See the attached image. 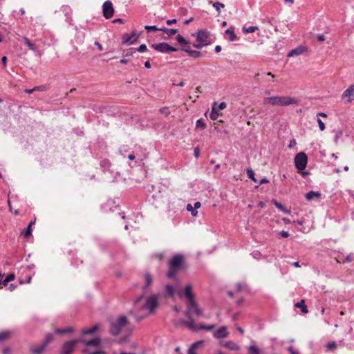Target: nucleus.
<instances>
[{
  "instance_id": "1",
  "label": "nucleus",
  "mask_w": 354,
  "mask_h": 354,
  "mask_svg": "<svg viewBox=\"0 0 354 354\" xmlns=\"http://www.w3.org/2000/svg\"><path fill=\"white\" fill-rule=\"evenodd\" d=\"M192 285H187L185 287L184 292H180L178 293L180 297L184 296L187 299V309L185 314L188 318V320L194 319L192 318L193 315H195L198 317L203 316V311L196 302V297L192 291Z\"/></svg>"
},
{
  "instance_id": "2",
  "label": "nucleus",
  "mask_w": 354,
  "mask_h": 354,
  "mask_svg": "<svg viewBox=\"0 0 354 354\" xmlns=\"http://www.w3.org/2000/svg\"><path fill=\"white\" fill-rule=\"evenodd\" d=\"M144 295L137 297L135 300V308L140 310H149V314L154 312L155 309L158 305V297L155 295H151L147 298L144 305H140L141 300L143 299Z\"/></svg>"
},
{
  "instance_id": "3",
  "label": "nucleus",
  "mask_w": 354,
  "mask_h": 354,
  "mask_svg": "<svg viewBox=\"0 0 354 354\" xmlns=\"http://www.w3.org/2000/svg\"><path fill=\"white\" fill-rule=\"evenodd\" d=\"M184 264V257L177 254L169 262V270L167 276L169 279L175 278L177 272L183 268Z\"/></svg>"
},
{
  "instance_id": "4",
  "label": "nucleus",
  "mask_w": 354,
  "mask_h": 354,
  "mask_svg": "<svg viewBox=\"0 0 354 354\" xmlns=\"http://www.w3.org/2000/svg\"><path fill=\"white\" fill-rule=\"evenodd\" d=\"M297 100L289 96H272L265 97L263 99V104H270L274 106H288L290 104H297Z\"/></svg>"
},
{
  "instance_id": "5",
  "label": "nucleus",
  "mask_w": 354,
  "mask_h": 354,
  "mask_svg": "<svg viewBox=\"0 0 354 354\" xmlns=\"http://www.w3.org/2000/svg\"><path fill=\"white\" fill-rule=\"evenodd\" d=\"M127 324L128 319L126 316H118L115 320L110 321L109 333L113 336L119 335L122 328Z\"/></svg>"
},
{
  "instance_id": "6",
  "label": "nucleus",
  "mask_w": 354,
  "mask_h": 354,
  "mask_svg": "<svg viewBox=\"0 0 354 354\" xmlns=\"http://www.w3.org/2000/svg\"><path fill=\"white\" fill-rule=\"evenodd\" d=\"M182 324L186 326L189 330L192 331H198L200 330H212L215 328V325H196L194 319L191 320H182Z\"/></svg>"
},
{
  "instance_id": "7",
  "label": "nucleus",
  "mask_w": 354,
  "mask_h": 354,
  "mask_svg": "<svg viewBox=\"0 0 354 354\" xmlns=\"http://www.w3.org/2000/svg\"><path fill=\"white\" fill-rule=\"evenodd\" d=\"M308 162L307 155L304 152L298 153L295 157V165L299 171H302Z\"/></svg>"
},
{
  "instance_id": "8",
  "label": "nucleus",
  "mask_w": 354,
  "mask_h": 354,
  "mask_svg": "<svg viewBox=\"0 0 354 354\" xmlns=\"http://www.w3.org/2000/svg\"><path fill=\"white\" fill-rule=\"evenodd\" d=\"M81 341L82 338H78L65 342L61 348L60 354H71Z\"/></svg>"
},
{
  "instance_id": "9",
  "label": "nucleus",
  "mask_w": 354,
  "mask_h": 354,
  "mask_svg": "<svg viewBox=\"0 0 354 354\" xmlns=\"http://www.w3.org/2000/svg\"><path fill=\"white\" fill-rule=\"evenodd\" d=\"M151 46L156 50L162 53H169L170 52H175L178 50L175 47H173L165 42L153 44Z\"/></svg>"
},
{
  "instance_id": "10",
  "label": "nucleus",
  "mask_w": 354,
  "mask_h": 354,
  "mask_svg": "<svg viewBox=\"0 0 354 354\" xmlns=\"http://www.w3.org/2000/svg\"><path fill=\"white\" fill-rule=\"evenodd\" d=\"M102 13L105 19H111L114 14V8L111 1H106L102 5Z\"/></svg>"
},
{
  "instance_id": "11",
  "label": "nucleus",
  "mask_w": 354,
  "mask_h": 354,
  "mask_svg": "<svg viewBox=\"0 0 354 354\" xmlns=\"http://www.w3.org/2000/svg\"><path fill=\"white\" fill-rule=\"evenodd\" d=\"M209 32L207 30H199L197 33V41L198 42L207 43V45L210 44V41L209 39Z\"/></svg>"
},
{
  "instance_id": "12",
  "label": "nucleus",
  "mask_w": 354,
  "mask_h": 354,
  "mask_svg": "<svg viewBox=\"0 0 354 354\" xmlns=\"http://www.w3.org/2000/svg\"><path fill=\"white\" fill-rule=\"evenodd\" d=\"M228 335L229 332L227 330V328L225 326L220 327L213 333V336L217 339L226 337L228 336Z\"/></svg>"
},
{
  "instance_id": "13",
  "label": "nucleus",
  "mask_w": 354,
  "mask_h": 354,
  "mask_svg": "<svg viewBox=\"0 0 354 354\" xmlns=\"http://www.w3.org/2000/svg\"><path fill=\"white\" fill-rule=\"evenodd\" d=\"M81 342H83L86 347L94 346L99 347L101 344V338L97 337L91 340H84L82 338Z\"/></svg>"
},
{
  "instance_id": "14",
  "label": "nucleus",
  "mask_w": 354,
  "mask_h": 354,
  "mask_svg": "<svg viewBox=\"0 0 354 354\" xmlns=\"http://www.w3.org/2000/svg\"><path fill=\"white\" fill-rule=\"evenodd\" d=\"M138 37L139 35L136 33H133L131 35H125L123 36L122 43L127 45L134 44L137 41Z\"/></svg>"
},
{
  "instance_id": "15",
  "label": "nucleus",
  "mask_w": 354,
  "mask_h": 354,
  "mask_svg": "<svg viewBox=\"0 0 354 354\" xmlns=\"http://www.w3.org/2000/svg\"><path fill=\"white\" fill-rule=\"evenodd\" d=\"M306 47L300 46L297 48H295L291 50L288 53V57H294V56H297V55H301L306 51Z\"/></svg>"
},
{
  "instance_id": "16",
  "label": "nucleus",
  "mask_w": 354,
  "mask_h": 354,
  "mask_svg": "<svg viewBox=\"0 0 354 354\" xmlns=\"http://www.w3.org/2000/svg\"><path fill=\"white\" fill-rule=\"evenodd\" d=\"M343 97H348V102H351L354 96V84L351 85L342 94Z\"/></svg>"
},
{
  "instance_id": "17",
  "label": "nucleus",
  "mask_w": 354,
  "mask_h": 354,
  "mask_svg": "<svg viewBox=\"0 0 354 354\" xmlns=\"http://www.w3.org/2000/svg\"><path fill=\"white\" fill-rule=\"evenodd\" d=\"M12 335L11 330H3L0 332V344L8 341Z\"/></svg>"
},
{
  "instance_id": "18",
  "label": "nucleus",
  "mask_w": 354,
  "mask_h": 354,
  "mask_svg": "<svg viewBox=\"0 0 354 354\" xmlns=\"http://www.w3.org/2000/svg\"><path fill=\"white\" fill-rule=\"evenodd\" d=\"M217 105H218L217 102H214L212 104V111L209 114V117H210L211 120H216L219 116Z\"/></svg>"
},
{
  "instance_id": "19",
  "label": "nucleus",
  "mask_w": 354,
  "mask_h": 354,
  "mask_svg": "<svg viewBox=\"0 0 354 354\" xmlns=\"http://www.w3.org/2000/svg\"><path fill=\"white\" fill-rule=\"evenodd\" d=\"M223 346L232 351H239L240 346L233 341L229 340L223 344Z\"/></svg>"
},
{
  "instance_id": "20",
  "label": "nucleus",
  "mask_w": 354,
  "mask_h": 354,
  "mask_svg": "<svg viewBox=\"0 0 354 354\" xmlns=\"http://www.w3.org/2000/svg\"><path fill=\"white\" fill-rule=\"evenodd\" d=\"M99 328H100V325L98 324H95L90 328L83 329L82 331V334L83 335L93 334L97 330H98Z\"/></svg>"
},
{
  "instance_id": "21",
  "label": "nucleus",
  "mask_w": 354,
  "mask_h": 354,
  "mask_svg": "<svg viewBox=\"0 0 354 354\" xmlns=\"http://www.w3.org/2000/svg\"><path fill=\"white\" fill-rule=\"evenodd\" d=\"M182 50L187 53L189 56L193 58H198L202 56V53L198 50H191L189 48H185V47L182 48Z\"/></svg>"
},
{
  "instance_id": "22",
  "label": "nucleus",
  "mask_w": 354,
  "mask_h": 354,
  "mask_svg": "<svg viewBox=\"0 0 354 354\" xmlns=\"http://www.w3.org/2000/svg\"><path fill=\"white\" fill-rule=\"evenodd\" d=\"M46 348V347L42 344L41 346H36V347L31 346V347H30V351L32 354H41V353H42L44 351Z\"/></svg>"
},
{
  "instance_id": "23",
  "label": "nucleus",
  "mask_w": 354,
  "mask_h": 354,
  "mask_svg": "<svg viewBox=\"0 0 354 354\" xmlns=\"http://www.w3.org/2000/svg\"><path fill=\"white\" fill-rule=\"evenodd\" d=\"M225 33L229 35V41H233L237 39V36L234 32V28L230 27L225 31Z\"/></svg>"
},
{
  "instance_id": "24",
  "label": "nucleus",
  "mask_w": 354,
  "mask_h": 354,
  "mask_svg": "<svg viewBox=\"0 0 354 354\" xmlns=\"http://www.w3.org/2000/svg\"><path fill=\"white\" fill-rule=\"evenodd\" d=\"M145 285L143 286V290H146L153 282V277L151 274L149 272H147L144 275Z\"/></svg>"
},
{
  "instance_id": "25",
  "label": "nucleus",
  "mask_w": 354,
  "mask_h": 354,
  "mask_svg": "<svg viewBox=\"0 0 354 354\" xmlns=\"http://www.w3.org/2000/svg\"><path fill=\"white\" fill-rule=\"evenodd\" d=\"M321 197V193L319 192L310 191L306 194V198L307 201H311L314 198H319Z\"/></svg>"
},
{
  "instance_id": "26",
  "label": "nucleus",
  "mask_w": 354,
  "mask_h": 354,
  "mask_svg": "<svg viewBox=\"0 0 354 354\" xmlns=\"http://www.w3.org/2000/svg\"><path fill=\"white\" fill-rule=\"evenodd\" d=\"M295 306L296 308H300L301 311L303 313H304V314H306V313H308L307 306L305 304V301L304 299H302L300 301L296 303L295 304Z\"/></svg>"
},
{
  "instance_id": "27",
  "label": "nucleus",
  "mask_w": 354,
  "mask_h": 354,
  "mask_svg": "<svg viewBox=\"0 0 354 354\" xmlns=\"http://www.w3.org/2000/svg\"><path fill=\"white\" fill-rule=\"evenodd\" d=\"M15 278V275L13 273H10L6 276L3 281L0 279V288H1L2 286H6L8 282L13 281Z\"/></svg>"
},
{
  "instance_id": "28",
  "label": "nucleus",
  "mask_w": 354,
  "mask_h": 354,
  "mask_svg": "<svg viewBox=\"0 0 354 354\" xmlns=\"http://www.w3.org/2000/svg\"><path fill=\"white\" fill-rule=\"evenodd\" d=\"M261 349L256 345H250L248 347V354H261Z\"/></svg>"
},
{
  "instance_id": "29",
  "label": "nucleus",
  "mask_w": 354,
  "mask_h": 354,
  "mask_svg": "<svg viewBox=\"0 0 354 354\" xmlns=\"http://www.w3.org/2000/svg\"><path fill=\"white\" fill-rule=\"evenodd\" d=\"M22 40L24 41V43L26 44V46L29 48L30 50L34 52L37 51L36 46L33 43H32L28 37H24L22 38Z\"/></svg>"
},
{
  "instance_id": "30",
  "label": "nucleus",
  "mask_w": 354,
  "mask_h": 354,
  "mask_svg": "<svg viewBox=\"0 0 354 354\" xmlns=\"http://www.w3.org/2000/svg\"><path fill=\"white\" fill-rule=\"evenodd\" d=\"M273 204L275 205V207L277 208H278L279 210L285 212L286 214H290V210H288L284 205H283L282 204L279 203L277 201L274 200L273 201Z\"/></svg>"
},
{
  "instance_id": "31",
  "label": "nucleus",
  "mask_w": 354,
  "mask_h": 354,
  "mask_svg": "<svg viewBox=\"0 0 354 354\" xmlns=\"http://www.w3.org/2000/svg\"><path fill=\"white\" fill-rule=\"evenodd\" d=\"M160 31L164 32L165 33L167 34L169 37H170L174 35L178 32V30L174 28L169 29L167 28L162 27L160 28Z\"/></svg>"
},
{
  "instance_id": "32",
  "label": "nucleus",
  "mask_w": 354,
  "mask_h": 354,
  "mask_svg": "<svg viewBox=\"0 0 354 354\" xmlns=\"http://www.w3.org/2000/svg\"><path fill=\"white\" fill-rule=\"evenodd\" d=\"M73 331V328L71 327H67L63 329L61 328H55V333L58 335H62L67 333H72Z\"/></svg>"
},
{
  "instance_id": "33",
  "label": "nucleus",
  "mask_w": 354,
  "mask_h": 354,
  "mask_svg": "<svg viewBox=\"0 0 354 354\" xmlns=\"http://www.w3.org/2000/svg\"><path fill=\"white\" fill-rule=\"evenodd\" d=\"M54 337L51 333H47L45 335L44 339L43 341V344L47 347V346L53 340Z\"/></svg>"
},
{
  "instance_id": "34",
  "label": "nucleus",
  "mask_w": 354,
  "mask_h": 354,
  "mask_svg": "<svg viewBox=\"0 0 354 354\" xmlns=\"http://www.w3.org/2000/svg\"><path fill=\"white\" fill-rule=\"evenodd\" d=\"M136 53V48H129L122 51V55L124 57H129L132 56Z\"/></svg>"
},
{
  "instance_id": "35",
  "label": "nucleus",
  "mask_w": 354,
  "mask_h": 354,
  "mask_svg": "<svg viewBox=\"0 0 354 354\" xmlns=\"http://www.w3.org/2000/svg\"><path fill=\"white\" fill-rule=\"evenodd\" d=\"M246 172H247L248 176L250 179H251L252 180H253L255 183L258 182L257 179L255 178V174L252 169L248 168L246 169Z\"/></svg>"
},
{
  "instance_id": "36",
  "label": "nucleus",
  "mask_w": 354,
  "mask_h": 354,
  "mask_svg": "<svg viewBox=\"0 0 354 354\" xmlns=\"http://www.w3.org/2000/svg\"><path fill=\"white\" fill-rule=\"evenodd\" d=\"M165 290L169 296H170L171 297H174L175 291H174V288L172 285H171V284L166 285Z\"/></svg>"
},
{
  "instance_id": "37",
  "label": "nucleus",
  "mask_w": 354,
  "mask_h": 354,
  "mask_svg": "<svg viewBox=\"0 0 354 354\" xmlns=\"http://www.w3.org/2000/svg\"><path fill=\"white\" fill-rule=\"evenodd\" d=\"M206 124L204 122L203 119H198L196 123V128L204 130L206 128Z\"/></svg>"
},
{
  "instance_id": "38",
  "label": "nucleus",
  "mask_w": 354,
  "mask_h": 354,
  "mask_svg": "<svg viewBox=\"0 0 354 354\" xmlns=\"http://www.w3.org/2000/svg\"><path fill=\"white\" fill-rule=\"evenodd\" d=\"M176 40L182 46H187L189 44V42L181 35H177Z\"/></svg>"
},
{
  "instance_id": "39",
  "label": "nucleus",
  "mask_w": 354,
  "mask_h": 354,
  "mask_svg": "<svg viewBox=\"0 0 354 354\" xmlns=\"http://www.w3.org/2000/svg\"><path fill=\"white\" fill-rule=\"evenodd\" d=\"M257 26H250L248 28H246L245 26L243 27V32L245 33H251L254 32L255 30H258Z\"/></svg>"
},
{
  "instance_id": "40",
  "label": "nucleus",
  "mask_w": 354,
  "mask_h": 354,
  "mask_svg": "<svg viewBox=\"0 0 354 354\" xmlns=\"http://www.w3.org/2000/svg\"><path fill=\"white\" fill-rule=\"evenodd\" d=\"M48 89V87L46 85H40V86H35L33 88V90H35V91H40V92L46 91Z\"/></svg>"
},
{
  "instance_id": "41",
  "label": "nucleus",
  "mask_w": 354,
  "mask_h": 354,
  "mask_svg": "<svg viewBox=\"0 0 354 354\" xmlns=\"http://www.w3.org/2000/svg\"><path fill=\"white\" fill-rule=\"evenodd\" d=\"M111 162L108 159H104L100 161V166L104 168H109Z\"/></svg>"
},
{
  "instance_id": "42",
  "label": "nucleus",
  "mask_w": 354,
  "mask_h": 354,
  "mask_svg": "<svg viewBox=\"0 0 354 354\" xmlns=\"http://www.w3.org/2000/svg\"><path fill=\"white\" fill-rule=\"evenodd\" d=\"M187 210L191 212L192 215L194 216H196L198 213V212L194 209L192 205L189 203L187 205Z\"/></svg>"
},
{
  "instance_id": "43",
  "label": "nucleus",
  "mask_w": 354,
  "mask_h": 354,
  "mask_svg": "<svg viewBox=\"0 0 354 354\" xmlns=\"http://www.w3.org/2000/svg\"><path fill=\"white\" fill-rule=\"evenodd\" d=\"M213 7L218 12H220L221 8H223L225 7V5L220 2H215L213 3Z\"/></svg>"
},
{
  "instance_id": "44",
  "label": "nucleus",
  "mask_w": 354,
  "mask_h": 354,
  "mask_svg": "<svg viewBox=\"0 0 354 354\" xmlns=\"http://www.w3.org/2000/svg\"><path fill=\"white\" fill-rule=\"evenodd\" d=\"M32 234V227L30 226H28L24 232H23V235L25 238H28Z\"/></svg>"
},
{
  "instance_id": "45",
  "label": "nucleus",
  "mask_w": 354,
  "mask_h": 354,
  "mask_svg": "<svg viewBox=\"0 0 354 354\" xmlns=\"http://www.w3.org/2000/svg\"><path fill=\"white\" fill-rule=\"evenodd\" d=\"M159 111H160V113L165 115V116H168L170 114V111H169V108L167 106L160 109Z\"/></svg>"
},
{
  "instance_id": "46",
  "label": "nucleus",
  "mask_w": 354,
  "mask_h": 354,
  "mask_svg": "<svg viewBox=\"0 0 354 354\" xmlns=\"http://www.w3.org/2000/svg\"><path fill=\"white\" fill-rule=\"evenodd\" d=\"M147 50V47L146 44H141L138 48H136V52L143 53Z\"/></svg>"
},
{
  "instance_id": "47",
  "label": "nucleus",
  "mask_w": 354,
  "mask_h": 354,
  "mask_svg": "<svg viewBox=\"0 0 354 354\" xmlns=\"http://www.w3.org/2000/svg\"><path fill=\"white\" fill-rule=\"evenodd\" d=\"M145 30L147 31V32H149L151 30L152 31H157V30H160V28H158L157 26H145Z\"/></svg>"
},
{
  "instance_id": "48",
  "label": "nucleus",
  "mask_w": 354,
  "mask_h": 354,
  "mask_svg": "<svg viewBox=\"0 0 354 354\" xmlns=\"http://www.w3.org/2000/svg\"><path fill=\"white\" fill-rule=\"evenodd\" d=\"M326 347L329 350L335 349L337 348V344L335 342H331L327 344Z\"/></svg>"
},
{
  "instance_id": "49",
  "label": "nucleus",
  "mask_w": 354,
  "mask_h": 354,
  "mask_svg": "<svg viewBox=\"0 0 354 354\" xmlns=\"http://www.w3.org/2000/svg\"><path fill=\"white\" fill-rule=\"evenodd\" d=\"M317 122L319 124V129L322 131L325 129V124L322 122V120L319 118H317Z\"/></svg>"
},
{
  "instance_id": "50",
  "label": "nucleus",
  "mask_w": 354,
  "mask_h": 354,
  "mask_svg": "<svg viewBox=\"0 0 354 354\" xmlns=\"http://www.w3.org/2000/svg\"><path fill=\"white\" fill-rule=\"evenodd\" d=\"M207 46V43H202V42H198V44H193V46L196 48H198V49H200L203 46Z\"/></svg>"
},
{
  "instance_id": "51",
  "label": "nucleus",
  "mask_w": 354,
  "mask_h": 354,
  "mask_svg": "<svg viewBox=\"0 0 354 354\" xmlns=\"http://www.w3.org/2000/svg\"><path fill=\"white\" fill-rule=\"evenodd\" d=\"M342 133H342V130H339V131H337V132L336 133V135H335V142L336 143H337L338 140H339V138L342 136Z\"/></svg>"
},
{
  "instance_id": "52",
  "label": "nucleus",
  "mask_w": 354,
  "mask_h": 354,
  "mask_svg": "<svg viewBox=\"0 0 354 354\" xmlns=\"http://www.w3.org/2000/svg\"><path fill=\"white\" fill-rule=\"evenodd\" d=\"M153 257L156 259H158L160 261H162L165 257L164 253H158V254H154Z\"/></svg>"
},
{
  "instance_id": "53",
  "label": "nucleus",
  "mask_w": 354,
  "mask_h": 354,
  "mask_svg": "<svg viewBox=\"0 0 354 354\" xmlns=\"http://www.w3.org/2000/svg\"><path fill=\"white\" fill-rule=\"evenodd\" d=\"M227 106V104L225 102H221L219 104L217 105L218 110H223L225 109Z\"/></svg>"
},
{
  "instance_id": "54",
  "label": "nucleus",
  "mask_w": 354,
  "mask_h": 354,
  "mask_svg": "<svg viewBox=\"0 0 354 354\" xmlns=\"http://www.w3.org/2000/svg\"><path fill=\"white\" fill-rule=\"evenodd\" d=\"M279 234L283 238H287L290 236L289 233L286 231H281L279 232Z\"/></svg>"
},
{
  "instance_id": "55",
  "label": "nucleus",
  "mask_w": 354,
  "mask_h": 354,
  "mask_svg": "<svg viewBox=\"0 0 354 354\" xmlns=\"http://www.w3.org/2000/svg\"><path fill=\"white\" fill-rule=\"evenodd\" d=\"M203 342V340L196 342H194V344H192L191 345V346H194V350H196V348H197V347L198 346V345L201 344Z\"/></svg>"
},
{
  "instance_id": "56",
  "label": "nucleus",
  "mask_w": 354,
  "mask_h": 354,
  "mask_svg": "<svg viewBox=\"0 0 354 354\" xmlns=\"http://www.w3.org/2000/svg\"><path fill=\"white\" fill-rule=\"evenodd\" d=\"M288 351L290 352V354H299V353L295 351L292 346L288 347Z\"/></svg>"
},
{
  "instance_id": "57",
  "label": "nucleus",
  "mask_w": 354,
  "mask_h": 354,
  "mask_svg": "<svg viewBox=\"0 0 354 354\" xmlns=\"http://www.w3.org/2000/svg\"><path fill=\"white\" fill-rule=\"evenodd\" d=\"M187 354H198V353H196V350H194V346H190L188 350Z\"/></svg>"
},
{
  "instance_id": "58",
  "label": "nucleus",
  "mask_w": 354,
  "mask_h": 354,
  "mask_svg": "<svg viewBox=\"0 0 354 354\" xmlns=\"http://www.w3.org/2000/svg\"><path fill=\"white\" fill-rule=\"evenodd\" d=\"M3 354H10L11 353V349L9 347H5L2 351Z\"/></svg>"
},
{
  "instance_id": "59",
  "label": "nucleus",
  "mask_w": 354,
  "mask_h": 354,
  "mask_svg": "<svg viewBox=\"0 0 354 354\" xmlns=\"http://www.w3.org/2000/svg\"><path fill=\"white\" fill-rule=\"evenodd\" d=\"M268 183H269V180H268V178H266V177H264V178H261V179L259 180V185H262V184Z\"/></svg>"
},
{
  "instance_id": "60",
  "label": "nucleus",
  "mask_w": 354,
  "mask_h": 354,
  "mask_svg": "<svg viewBox=\"0 0 354 354\" xmlns=\"http://www.w3.org/2000/svg\"><path fill=\"white\" fill-rule=\"evenodd\" d=\"M353 260V258L351 257V256H347L344 260H343V263H348V262H351Z\"/></svg>"
},
{
  "instance_id": "61",
  "label": "nucleus",
  "mask_w": 354,
  "mask_h": 354,
  "mask_svg": "<svg viewBox=\"0 0 354 354\" xmlns=\"http://www.w3.org/2000/svg\"><path fill=\"white\" fill-rule=\"evenodd\" d=\"M177 22L176 19H168L167 21V25H171L173 24H176Z\"/></svg>"
},
{
  "instance_id": "62",
  "label": "nucleus",
  "mask_w": 354,
  "mask_h": 354,
  "mask_svg": "<svg viewBox=\"0 0 354 354\" xmlns=\"http://www.w3.org/2000/svg\"><path fill=\"white\" fill-rule=\"evenodd\" d=\"M88 354H105V352L100 350V351H95L91 352Z\"/></svg>"
},
{
  "instance_id": "63",
  "label": "nucleus",
  "mask_w": 354,
  "mask_h": 354,
  "mask_svg": "<svg viewBox=\"0 0 354 354\" xmlns=\"http://www.w3.org/2000/svg\"><path fill=\"white\" fill-rule=\"evenodd\" d=\"M194 152V156L196 158H198L199 156V155H200V150H199V149L197 148V147L195 148Z\"/></svg>"
},
{
  "instance_id": "64",
  "label": "nucleus",
  "mask_w": 354,
  "mask_h": 354,
  "mask_svg": "<svg viewBox=\"0 0 354 354\" xmlns=\"http://www.w3.org/2000/svg\"><path fill=\"white\" fill-rule=\"evenodd\" d=\"M317 39L319 41H324L325 40V37L324 35H318Z\"/></svg>"
}]
</instances>
